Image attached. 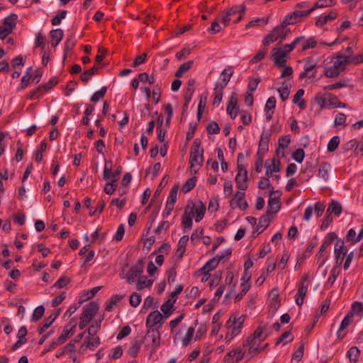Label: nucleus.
I'll use <instances>...</instances> for the list:
<instances>
[{"instance_id": "4d7b16f0", "label": "nucleus", "mask_w": 363, "mask_h": 363, "mask_svg": "<svg viewBox=\"0 0 363 363\" xmlns=\"http://www.w3.org/2000/svg\"><path fill=\"white\" fill-rule=\"evenodd\" d=\"M110 182L107 183L104 187V191L106 194L108 195H111L116 189V182H117V179H111Z\"/></svg>"}, {"instance_id": "473e14b6", "label": "nucleus", "mask_w": 363, "mask_h": 363, "mask_svg": "<svg viewBox=\"0 0 363 363\" xmlns=\"http://www.w3.org/2000/svg\"><path fill=\"white\" fill-rule=\"evenodd\" d=\"M342 213V206H341V204L336 201H333L328 209H327V212L326 213H329V214H332V213H334L336 216H339Z\"/></svg>"}, {"instance_id": "b1692460", "label": "nucleus", "mask_w": 363, "mask_h": 363, "mask_svg": "<svg viewBox=\"0 0 363 363\" xmlns=\"http://www.w3.org/2000/svg\"><path fill=\"white\" fill-rule=\"evenodd\" d=\"M17 18L18 16L16 13H11L4 19L2 26H5L12 33L13 28L16 27Z\"/></svg>"}, {"instance_id": "c756f323", "label": "nucleus", "mask_w": 363, "mask_h": 363, "mask_svg": "<svg viewBox=\"0 0 363 363\" xmlns=\"http://www.w3.org/2000/svg\"><path fill=\"white\" fill-rule=\"evenodd\" d=\"M124 295L120 294L113 295L106 303V311H111L113 306L119 303L124 298Z\"/></svg>"}, {"instance_id": "c9c22d12", "label": "nucleus", "mask_w": 363, "mask_h": 363, "mask_svg": "<svg viewBox=\"0 0 363 363\" xmlns=\"http://www.w3.org/2000/svg\"><path fill=\"white\" fill-rule=\"evenodd\" d=\"M193 65V61L190 60L181 65L175 72V77L177 78L182 77L183 74L189 71Z\"/></svg>"}, {"instance_id": "69168bd1", "label": "nucleus", "mask_w": 363, "mask_h": 363, "mask_svg": "<svg viewBox=\"0 0 363 363\" xmlns=\"http://www.w3.org/2000/svg\"><path fill=\"white\" fill-rule=\"evenodd\" d=\"M178 189H179L178 185H174L171 189L167 202L174 203V204L176 203Z\"/></svg>"}, {"instance_id": "6e6d98bb", "label": "nucleus", "mask_w": 363, "mask_h": 363, "mask_svg": "<svg viewBox=\"0 0 363 363\" xmlns=\"http://www.w3.org/2000/svg\"><path fill=\"white\" fill-rule=\"evenodd\" d=\"M196 178L193 177L189 179L185 184L182 186V191L184 193L189 192L191 190L194 189L196 185Z\"/></svg>"}, {"instance_id": "c03bdc74", "label": "nucleus", "mask_w": 363, "mask_h": 363, "mask_svg": "<svg viewBox=\"0 0 363 363\" xmlns=\"http://www.w3.org/2000/svg\"><path fill=\"white\" fill-rule=\"evenodd\" d=\"M263 331H264V327H262V326L258 327L255 330L253 334L252 335H250L251 339H256V340H259L261 342H263L267 337V335H268L267 333L264 334L263 333Z\"/></svg>"}, {"instance_id": "bf43d9fd", "label": "nucleus", "mask_w": 363, "mask_h": 363, "mask_svg": "<svg viewBox=\"0 0 363 363\" xmlns=\"http://www.w3.org/2000/svg\"><path fill=\"white\" fill-rule=\"evenodd\" d=\"M350 312L360 317L363 316V303L359 301L354 302L352 305V311Z\"/></svg>"}, {"instance_id": "4be33fe9", "label": "nucleus", "mask_w": 363, "mask_h": 363, "mask_svg": "<svg viewBox=\"0 0 363 363\" xmlns=\"http://www.w3.org/2000/svg\"><path fill=\"white\" fill-rule=\"evenodd\" d=\"M271 296L270 300V310L272 312H276L280 306V302L279 300V291L276 289H273L269 294Z\"/></svg>"}, {"instance_id": "37998d69", "label": "nucleus", "mask_w": 363, "mask_h": 363, "mask_svg": "<svg viewBox=\"0 0 363 363\" xmlns=\"http://www.w3.org/2000/svg\"><path fill=\"white\" fill-rule=\"evenodd\" d=\"M304 37L300 36L296 38L290 44H286L284 45L282 48V51L287 55L288 53H290L298 44L299 42H301L302 40H303Z\"/></svg>"}, {"instance_id": "0eeeda50", "label": "nucleus", "mask_w": 363, "mask_h": 363, "mask_svg": "<svg viewBox=\"0 0 363 363\" xmlns=\"http://www.w3.org/2000/svg\"><path fill=\"white\" fill-rule=\"evenodd\" d=\"M231 254L232 251L230 248L225 250L224 254L216 256L208 260L201 268V270H206L207 272L213 270L217 267L220 262L223 261L225 257L230 256Z\"/></svg>"}, {"instance_id": "f3484780", "label": "nucleus", "mask_w": 363, "mask_h": 363, "mask_svg": "<svg viewBox=\"0 0 363 363\" xmlns=\"http://www.w3.org/2000/svg\"><path fill=\"white\" fill-rule=\"evenodd\" d=\"M273 193L274 191L272 190L270 191V196L267 203V213H268V214L276 213L281 208V203L279 199L272 196Z\"/></svg>"}, {"instance_id": "cd10ccee", "label": "nucleus", "mask_w": 363, "mask_h": 363, "mask_svg": "<svg viewBox=\"0 0 363 363\" xmlns=\"http://www.w3.org/2000/svg\"><path fill=\"white\" fill-rule=\"evenodd\" d=\"M76 327V325H71L69 323L65 326L61 335L59 337L62 340V342H65L69 337L74 334V330Z\"/></svg>"}, {"instance_id": "0e129e2a", "label": "nucleus", "mask_w": 363, "mask_h": 363, "mask_svg": "<svg viewBox=\"0 0 363 363\" xmlns=\"http://www.w3.org/2000/svg\"><path fill=\"white\" fill-rule=\"evenodd\" d=\"M206 213V207L202 202H201L200 206L196 208V222H200L204 217Z\"/></svg>"}, {"instance_id": "58836bf2", "label": "nucleus", "mask_w": 363, "mask_h": 363, "mask_svg": "<svg viewBox=\"0 0 363 363\" xmlns=\"http://www.w3.org/2000/svg\"><path fill=\"white\" fill-rule=\"evenodd\" d=\"M290 84H287L286 82H284L282 83V86L277 89L282 101H284L288 99L290 93Z\"/></svg>"}, {"instance_id": "4c0bfd02", "label": "nucleus", "mask_w": 363, "mask_h": 363, "mask_svg": "<svg viewBox=\"0 0 363 363\" xmlns=\"http://www.w3.org/2000/svg\"><path fill=\"white\" fill-rule=\"evenodd\" d=\"M99 67L95 65L91 69L84 71L80 76V79L83 81L84 82H87L91 77L96 74L98 72Z\"/></svg>"}, {"instance_id": "6ab92c4d", "label": "nucleus", "mask_w": 363, "mask_h": 363, "mask_svg": "<svg viewBox=\"0 0 363 363\" xmlns=\"http://www.w3.org/2000/svg\"><path fill=\"white\" fill-rule=\"evenodd\" d=\"M333 58L335 59L334 61V66L341 72L345 70V67L347 65H350V60H347L342 55V52L337 53Z\"/></svg>"}, {"instance_id": "f8f14e48", "label": "nucleus", "mask_w": 363, "mask_h": 363, "mask_svg": "<svg viewBox=\"0 0 363 363\" xmlns=\"http://www.w3.org/2000/svg\"><path fill=\"white\" fill-rule=\"evenodd\" d=\"M99 304L96 301H91L86 305L83 310L81 318L90 322L99 310Z\"/></svg>"}, {"instance_id": "09e8293b", "label": "nucleus", "mask_w": 363, "mask_h": 363, "mask_svg": "<svg viewBox=\"0 0 363 363\" xmlns=\"http://www.w3.org/2000/svg\"><path fill=\"white\" fill-rule=\"evenodd\" d=\"M112 162L106 160L103 172V178L104 180H110L111 179Z\"/></svg>"}, {"instance_id": "6e6552de", "label": "nucleus", "mask_w": 363, "mask_h": 363, "mask_svg": "<svg viewBox=\"0 0 363 363\" xmlns=\"http://www.w3.org/2000/svg\"><path fill=\"white\" fill-rule=\"evenodd\" d=\"M163 323V316L160 312L158 311H154L147 315L146 326L148 329H153V327L158 325V328H160Z\"/></svg>"}, {"instance_id": "e2e57ef3", "label": "nucleus", "mask_w": 363, "mask_h": 363, "mask_svg": "<svg viewBox=\"0 0 363 363\" xmlns=\"http://www.w3.org/2000/svg\"><path fill=\"white\" fill-rule=\"evenodd\" d=\"M138 78L142 82H148L150 84H154L155 78L153 75H149L147 72L139 74Z\"/></svg>"}, {"instance_id": "5fc2aeb1", "label": "nucleus", "mask_w": 363, "mask_h": 363, "mask_svg": "<svg viewBox=\"0 0 363 363\" xmlns=\"http://www.w3.org/2000/svg\"><path fill=\"white\" fill-rule=\"evenodd\" d=\"M141 344L138 341L135 340L132 342L131 345L128 351V353L133 357L137 356L139 352Z\"/></svg>"}, {"instance_id": "5701e85b", "label": "nucleus", "mask_w": 363, "mask_h": 363, "mask_svg": "<svg viewBox=\"0 0 363 363\" xmlns=\"http://www.w3.org/2000/svg\"><path fill=\"white\" fill-rule=\"evenodd\" d=\"M60 314V310H58L56 313L51 314L49 317H48L44 324L42 326H40L38 329L39 334H43L55 321V320L57 318Z\"/></svg>"}, {"instance_id": "20e7f679", "label": "nucleus", "mask_w": 363, "mask_h": 363, "mask_svg": "<svg viewBox=\"0 0 363 363\" xmlns=\"http://www.w3.org/2000/svg\"><path fill=\"white\" fill-rule=\"evenodd\" d=\"M238 174L235 177V182L238 188L241 191H245L248 187L247 171L243 164L237 166Z\"/></svg>"}, {"instance_id": "bb28decb", "label": "nucleus", "mask_w": 363, "mask_h": 363, "mask_svg": "<svg viewBox=\"0 0 363 363\" xmlns=\"http://www.w3.org/2000/svg\"><path fill=\"white\" fill-rule=\"evenodd\" d=\"M337 13L335 11H331L328 15L324 16H319L316 20L315 25L317 26H322L325 25L328 21L334 20L337 18Z\"/></svg>"}, {"instance_id": "9d476101", "label": "nucleus", "mask_w": 363, "mask_h": 363, "mask_svg": "<svg viewBox=\"0 0 363 363\" xmlns=\"http://www.w3.org/2000/svg\"><path fill=\"white\" fill-rule=\"evenodd\" d=\"M245 354V350L243 349V347L233 349L225 354L223 358V361L228 362L232 360L233 363H238L243 359Z\"/></svg>"}, {"instance_id": "f704fd0d", "label": "nucleus", "mask_w": 363, "mask_h": 363, "mask_svg": "<svg viewBox=\"0 0 363 363\" xmlns=\"http://www.w3.org/2000/svg\"><path fill=\"white\" fill-rule=\"evenodd\" d=\"M335 0H318L313 6L310 9V11H313L316 9L330 7L335 5Z\"/></svg>"}, {"instance_id": "393cba45", "label": "nucleus", "mask_w": 363, "mask_h": 363, "mask_svg": "<svg viewBox=\"0 0 363 363\" xmlns=\"http://www.w3.org/2000/svg\"><path fill=\"white\" fill-rule=\"evenodd\" d=\"M337 234L334 232L329 233L326 235L324 240L320 247V251L324 252L328 246L331 245L337 239Z\"/></svg>"}, {"instance_id": "774afa93", "label": "nucleus", "mask_w": 363, "mask_h": 363, "mask_svg": "<svg viewBox=\"0 0 363 363\" xmlns=\"http://www.w3.org/2000/svg\"><path fill=\"white\" fill-rule=\"evenodd\" d=\"M206 130L209 134H218L220 130L218 124L215 121L211 122L207 125Z\"/></svg>"}, {"instance_id": "ea45409f", "label": "nucleus", "mask_w": 363, "mask_h": 363, "mask_svg": "<svg viewBox=\"0 0 363 363\" xmlns=\"http://www.w3.org/2000/svg\"><path fill=\"white\" fill-rule=\"evenodd\" d=\"M304 345V343L301 342L299 347L294 352L291 363H298L301 361L303 356Z\"/></svg>"}, {"instance_id": "680f3d73", "label": "nucleus", "mask_w": 363, "mask_h": 363, "mask_svg": "<svg viewBox=\"0 0 363 363\" xmlns=\"http://www.w3.org/2000/svg\"><path fill=\"white\" fill-rule=\"evenodd\" d=\"M305 157V152L302 148L296 149L292 154L293 159L298 163H301Z\"/></svg>"}, {"instance_id": "13d9d810", "label": "nucleus", "mask_w": 363, "mask_h": 363, "mask_svg": "<svg viewBox=\"0 0 363 363\" xmlns=\"http://www.w3.org/2000/svg\"><path fill=\"white\" fill-rule=\"evenodd\" d=\"M234 72L232 67L225 69L220 74L221 79L225 84H228Z\"/></svg>"}, {"instance_id": "3c124183", "label": "nucleus", "mask_w": 363, "mask_h": 363, "mask_svg": "<svg viewBox=\"0 0 363 363\" xmlns=\"http://www.w3.org/2000/svg\"><path fill=\"white\" fill-rule=\"evenodd\" d=\"M341 72L339 71L334 65L330 67H328L325 69L324 74L326 77L328 78H335L337 77L340 74Z\"/></svg>"}, {"instance_id": "864d4df0", "label": "nucleus", "mask_w": 363, "mask_h": 363, "mask_svg": "<svg viewBox=\"0 0 363 363\" xmlns=\"http://www.w3.org/2000/svg\"><path fill=\"white\" fill-rule=\"evenodd\" d=\"M195 328L194 327H189L187 330V332L185 336L182 339V344L184 347H186L191 342L194 334Z\"/></svg>"}, {"instance_id": "79ce46f5", "label": "nucleus", "mask_w": 363, "mask_h": 363, "mask_svg": "<svg viewBox=\"0 0 363 363\" xmlns=\"http://www.w3.org/2000/svg\"><path fill=\"white\" fill-rule=\"evenodd\" d=\"M153 281L150 279H147V277L143 276L140 277L138 279L136 289L138 290H142L146 287H148L152 284Z\"/></svg>"}, {"instance_id": "f03ea898", "label": "nucleus", "mask_w": 363, "mask_h": 363, "mask_svg": "<svg viewBox=\"0 0 363 363\" xmlns=\"http://www.w3.org/2000/svg\"><path fill=\"white\" fill-rule=\"evenodd\" d=\"M287 25L284 24V21L281 23L276 26L268 35L264 38L262 43L264 46H268L271 43L279 40L280 43L283 42L289 33V29H286Z\"/></svg>"}, {"instance_id": "603ef678", "label": "nucleus", "mask_w": 363, "mask_h": 363, "mask_svg": "<svg viewBox=\"0 0 363 363\" xmlns=\"http://www.w3.org/2000/svg\"><path fill=\"white\" fill-rule=\"evenodd\" d=\"M84 343L89 348L96 347L100 344V338L95 336H89L86 338Z\"/></svg>"}, {"instance_id": "2eb2a0df", "label": "nucleus", "mask_w": 363, "mask_h": 363, "mask_svg": "<svg viewBox=\"0 0 363 363\" xmlns=\"http://www.w3.org/2000/svg\"><path fill=\"white\" fill-rule=\"evenodd\" d=\"M262 342L259 340L251 339V337H248L244 342L242 347L249 346L248 352L250 354L253 355L257 354L264 350V348H259V345Z\"/></svg>"}, {"instance_id": "423d86ee", "label": "nucleus", "mask_w": 363, "mask_h": 363, "mask_svg": "<svg viewBox=\"0 0 363 363\" xmlns=\"http://www.w3.org/2000/svg\"><path fill=\"white\" fill-rule=\"evenodd\" d=\"M245 319V315L236 317L233 315L229 318V319L226 322L225 326L228 330H230L233 332V329H235L236 334L238 335L240 333L241 328L243 327Z\"/></svg>"}, {"instance_id": "9b49d317", "label": "nucleus", "mask_w": 363, "mask_h": 363, "mask_svg": "<svg viewBox=\"0 0 363 363\" xmlns=\"http://www.w3.org/2000/svg\"><path fill=\"white\" fill-rule=\"evenodd\" d=\"M238 94L235 92H233L230 96L226 111L232 119H235L238 116Z\"/></svg>"}, {"instance_id": "7ed1b4c3", "label": "nucleus", "mask_w": 363, "mask_h": 363, "mask_svg": "<svg viewBox=\"0 0 363 363\" xmlns=\"http://www.w3.org/2000/svg\"><path fill=\"white\" fill-rule=\"evenodd\" d=\"M245 10L246 7L244 4L233 6L221 17L220 21L225 26H228L230 21L233 19L232 16L235 14H239L236 19L234 20L235 23H238L242 20V15L245 12Z\"/></svg>"}, {"instance_id": "c85d7f7f", "label": "nucleus", "mask_w": 363, "mask_h": 363, "mask_svg": "<svg viewBox=\"0 0 363 363\" xmlns=\"http://www.w3.org/2000/svg\"><path fill=\"white\" fill-rule=\"evenodd\" d=\"M176 298L174 300H167L161 306V311L164 313L166 317H169L173 312L174 304L176 302Z\"/></svg>"}, {"instance_id": "f257e3e1", "label": "nucleus", "mask_w": 363, "mask_h": 363, "mask_svg": "<svg viewBox=\"0 0 363 363\" xmlns=\"http://www.w3.org/2000/svg\"><path fill=\"white\" fill-rule=\"evenodd\" d=\"M203 149L201 147V142L199 139L196 138L194 140L189 156V164L191 168V173L197 172L196 169L194 168L200 167L203 163Z\"/></svg>"}, {"instance_id": "49530a36", "label": "nucleus", "mask_w": 363, "mask_h": 363, "mask_svg": "<svg viewBox=\"0 0 363 363\" xmlns=\"http://www.w3.org/2000/svg\"><path fill=\"white\" fill-rule=\"evenodd\" d=\"M45 90L43 88L42 85L38 86L37 88H35L34 90L30 91L29 95L27 96V99L30 100H34L39 99L43 94L45 93Z\"/></svg>"}, {"instance_id": "72a5a7b5", "label": "nucleus", "mask_w": 363, "mask_h": 363, "mask_svg": "<svg viewBox=\"0 0 363 363\" xmlns=\"http://www.w3.org/2000/svg\"><path fill=\"white\" fill-rule=\"evenodd\" d=\"M303 94L304 90L303 89H300L297 91L293 99V102L294 104H297L301 109H305L306 107V101L303 99L301 100Z\"/></svg>"}, {"instance_id": "dca6fc26", "label": "nucleus", "mask_w": 363, "mask_h": 363, "mask_svg": "<svg viewBox=\"0 0 363 363\" xmlns=\"http://www.w3.org/2000/svg\"><path fill=\"white\" fill-rule=\"evenodd\" d=\"M151 340V346L152 348V350H156L160 345V333L158 330H156L155 329H148L145 336V340Z\"/></svg>"}, {"instance_id": "e433bc0d", "label": "nucleus", "mask_w": 363, "mask_h": 363, "mask_svg": "<svg viewBox=\"0 0 363 363\" xmlns=\"http://www.w3.org/2000/svg\"><path fill=\"white\" fill-rule=\"evenodd\" d=\"M32 67H28L25 75L21 79V82L18 88V91H21L28 86V82L32 77Z\"/></svg>"}, {"instance_id": "8fccbe9b", "label": "nucleus", "mask_w": 363, "mask_h": 363, "mask_svg": "<svg viewBox=\"0 0 363 363\" xmlns=\"http://www.w3.org/2000/svg\"><path fill=\"white\" fill-rule=\"evenodd\" d=\"M45 308L43 306H38L33 311L31 317V320L33 322H36L39 320L44 315Z\"/></svg>"}, {"instance_id": "a18cd8bd", "label": "nucleus", "mask_w": 363, "mask_h": 363, "mask_svg": "<svg viewBox=\"0 0 363 363\" xmlns=\"http://www.w3.org/2000/svg\"><path fill=\"white\" fill-rule=\"evenodd\" d=\"M107 91V87L103 86L99 90L94 93L91 96L90 101L94 103L98 102L100 99H103Z\"/></svg>"}, {"instance_id": "a878e982", "label": "nucleus", "mask_w": 363, "mask_h": 363, "mask_svg": "<svg viewBox=\"0 0 363 363\" xmlns=\"http://www.w3.org/2000/svg\"><path fill=\"white\" fill-rule=\"evenodd\" d=\"M269 140V138L267 135H264L262 134L261 135L257 153H259L262 155V156L264 157L265 153L268 151Z\"/></svg>"}, {"instance_id": "4468645a", "label": "nucleus", "mask_w": 363, "mask_h": 363, "mask_svg": "<svg viewBox=\"0 0 363 363\" xmlns=\"http://www.w3.org/2000/svg\"><path fill=\"white\" fill-rule=\"evenodd\" d=\"M286 55L282 51L281 48H274L272 50L271 59L277 67H283L286 64L285 59Z\"/></svg>"}, {"instance_id": "412c9836", "label": "nucleus", "mask_w": 363, "mask_h": 363, "mask_svg": "<svg viewBox=\"0 0 363 363\" xmlns=\"http://www.w3.org/2000/svg\"><path fill=\"white\" fill-rule=\"evenodd\" d=\"M64 32L62 29L57 28L52 30L50 32V37L51 38V45L52 47H56L62 40Z\"/></svg>"}, {"instance_id": "a211bd4d", "label": "nucleus", "mask_w": 363, "mask_h": 363, "mask_svg": "<svg viewBox=\"0 0 363 363\" xmlns=\"http://www.w3.org/2000/svg\"><path fill=\"white\" fill-rule=\"evenodd\" d=\"M308 292V285L303 283H299L298 286V292L295 296L296 303L301 306L303 303L304 298Z\"/></svg>"}, {"instance_id": "aec40b11", "label": "nucleus", "mask_w": 363, "mask_h": 363, "mask_svg": "<svg viewBox=\"0 0 363 363\" xmlns=\"http://www.w3.org/2000/svg\"><path fill=\"white\" fill-rule=\"evenodd\" d=\"M331 169V165L327 162H322L318 169V176L321 178L324 182L329 179V173Z\"/></svg>"}, {"instance_id": "2f4dec72", "label": "nucleus", "mask_w": 363, "mask_h": 363, "mask_svg": "<svg viewBox=\"0 0 363 363\" xmlns=\"http://www.w3.org/2000/svg\"><path fill=\"white\" fill-rule=\"evenodd\" d=\"M76 45V40L74 39V35L72 34L67 38L65 43L64 48V59L67 56V54L73 49Z\"/></svg>"}, {"instance_id": "a19ab883", "label": "nucleus", "mask_w": 363, "mask_h": 363, "mask_svg": "<svg viewBox=\"0 0 363 363\" xmlns=\"http://www.w3.org/2000/svg\"><path fill=\"white\" fill-rule=\"evenodd\" d=\"M359 353V350L354 346L347 351V357L350 359L351 363H356L358 360Z\"/></svg>"}, {"instance_id": "de8ad7c7", "label": "nucleus", "mask_w": 363, "mask_h": 363, "mask_svg": "<svg viewBox=\"0 0 363 363\" xmlns=\"http://www.w3.org/2000/svg\"><path fill=\"white\" fill-rule=\"evenodd\" d=\"M67 11L60 10L57 14L51 19V23L52 26H58L61 23L62 19L65 18L67 16Z\"/></svg>"}, {"instance_id": "338daca9", "label": "nucleus", "mask_w": 363, "mask_h": 363, "mask_svg": "<svg viewBox=\"0 0 363 363\" xmlns=\"http://www.w3.org/2000/svg\"><path fill=\"white\" fill-rule=\"evenodd\" d=\"M305 61V66L304 69L307 71L308 73L312 72L316 67L317 63L313 62V58L311 57H308L304 60Z\"/></svg>"}, {"instance_id": "052dcab7", "label": "nucleus", "mask_w": 363, "mask_h": 363, "mask_svg": "<svg viewBox=\"0 0 363 363\" xmlns=\"http://www.w3.org/2000/svg\"><path fill=\"white\" fill-rule=\"evenodd\" d=\"M340 138L339 136H334L333 137L330 141L328 142V150L329 152H334L338 147L339 144H340Z\"/></svg>"}, {"instance_id": "39448f33", "label": "nucleus", "mask_w": 363, "mask_h": 363, "mask_svg": "<svg viewBox=\"0 0 363 363\" xmlns=\"http://www.w3.org/2000/svg\"><path fill=\"white\" fill-rule=\"evenodd\" d=\"M144 269V260L140 259L135 264L132 266L126 275V281L128 284L135 282L137 278H139Z\"/></svg>"}, {"instance_id": "ddd939ff", "label": "nucleus", "mask_w": 363, "mask_h": 363, "mask_svg": "<svg viewBox=\"0 0 363 363\" xmlns=\"http://www.w3.org/2000/svg\"><path fill=\"white\" fill-rule=\"evenodd\" d=\"M245 193L242 191H237L234 197L230 201L231 208L235 207L240 208L241 210H245L248 207L247 202L244 200Z\"/></svg>"}, {"instance_id": "1a4fd4ad", "label": "nucleus", "mask_w": 363, "mask_h": 363, "mask_svg": "<svg viewBox=\"0 0 363 363\" xmlns=\"http://www.w3.org/2000/svg\"><path fill=\"white\" fill-rule=\"evenodd\" d=\"M312 11H310V9L307 11H294L291 14L287 15L284 21V24L285 25H291L294 24L299 21L303 17L307 16Z\"/></svg>"}, {"instance_id": "7c9ffc66", "label": "nucleus", "mask_w": 363, "mask_h": 363, "mask_svg": "<svg viewBox=\"0 0 363 363\" xmlns=\"http://www.w3.org/2000/svg\"><path fill=\"white\" fill-rule=\"evenodd\" d=\"M337 253L342 254V255H347V249L345 246L344 240L337 237L334 246V254Z\"/></svg>"}]
</instances>
